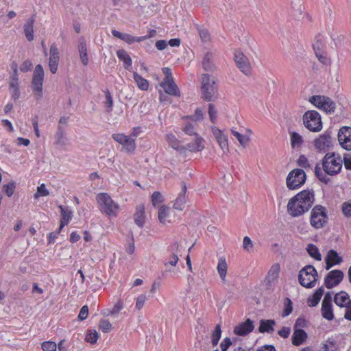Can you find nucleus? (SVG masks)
Wrapping results in <instances>:
<instances>
[{
  "label": "nucleus",
  "instance_id": "f257e3e1",
  "mask_svg": "<svg viewBox=\"0 0 351 351\" xmlns=\"http://www.w3.org/2000/svg\"><path fill=\"white\" fill-rule=\"evenodd\" d=\"M314 201L313 191L304 190L289 199L287 212L293 217H300L312 207Z\"/></svg>",
  "mask_w": 351,
  "mask_h": 351
},
{
  "label": "nucleus",
  "instance_id": "f03ea898",
  "mask_svg": "<svg viewBox=\"0 0 351 351\" xmlns=\"http://www.w3.org/2000/svg\"><path fill=\"white\" fill-rule=\"evenodd\" d=\"M343 160L339 156H335L334 153H327L322 159V169L325 173L322 171L319 165L315 167V174L316 177L322 182L327 183L328 179L326 173L330 176H334L340 172L342 168Z\"/></svg>",
  "mask_w": 351,
  "mask_h": 351
},
{
  "label": "nucleus",
  "instance_id": "7ed1b4c3",
  "mask_svg": "<svg viewBox=\"0 0 351 351\" xmlns=\"http://www.w3.org/2000/svg\"><path fill=\"white\" fill-rule=\"evenodd\" d=\"M96 199L99 209L101 213L105 214L109 217H116L118 215L120 206L108 193H99Z\"/></svg>",
  "mask_w": 351,
  "mask_h": 351
},
{
  "label": "nucleus",
  "instance_id": "20e7f679",
  "mask_svg": "<svg viewBox=\"0 0 351 351\" xmlns=\"http://www.w3.org/2000/svg\"><path fill=\"white\" fill-rule=\"evenodd\" d=\"M218 87L215 78L208 74H203L201 79V94L202 98L207 101H214L218 97Z\"/></svg>",
  "mask_w": 351,
  "mask_h": 351
},
{
  "label": "nucleus",
  "instance_id": "39448f33",
  "mask_svg": "<svg viewBox=\"0 0 351 351\" xmlns=\"http://www.w3.org/2000/svg\"><path fill=\"white\" fill-rule=\"evenodd\" d=\"M317 280L318 273L315 268L311 265H306L299 271L298 281L304 287H314Z\"/></svg>",
  "mask_w": 351,
  "mask_h": 351
},
{
  "label": "nucleus",
  "instance_id": "423d86ee",
  "mask_svg": "<svg viewBox=\"0 0 351 351\" xmlns=\"http://www.w3.org/2000/svg\"><path fill=\"white\" fill-rule=\"evenodd\" d=\"M309 102L316 108L324 111L326 114H331L335 112L336 104L328 97L324 95H313L309 99Z\"/></svg>",
  "mask_w": 351,
  "mask_h": 351
},
{
  "label": "nucleus",
  "instance_id": "0eeeda50",
  "mask_svg": "<svg viewBox=\"0 0 351 351\" xmlns=\"http://www.w3.org/2000/svg\"><path fill=\"white\" fill-rule=\"evenodd\" d=\"M305 127L310 131L317 132L322 129V122L319 113L315 110H308L303 115Z\"/></svg>",
  "mask_w": 351,
  "mask_h": 351
},
{
  "label": "nucleus",
  "instance_id": "6e6552de",
  "mask_svg": "<svg viewBox=\"0 0 351 351\" xmlns=\"http://www.w3.org/2000/svg\"><path fill=\"white\" fill-rule=\"evenodd\" d=\"M328 215L325 207L321 205L314 206L311 213L310 223L316 228L319 229L327 223Z\"/></svg>",
  "mask_w": 351,
  "mask_h": 351
},
{
  "label": "nucleus",
  "instance_id": "1a4fd4ad",
  "mask_svg": "<svg viewBox=\"0 0 351 351\" xmlns=\"http://www.w3.org/2000/svg\"><path fill=\"white\" fill-rule=\"evenodd\" d=\"M44 75L45 73L43 66L41 64H37L34 71L31 86L37 99L43 97Z\"/></svg>",
  "mask_w": 351,
  "mask_h": 351
},
{
  "label": "nucleus",
  "instance_id": "9d476101",
  "mask_svg": "<svg viewBox=\"0 0 351 351\" xmlns=\"http://www.w3.org/2000/svg\"><path fill=\"white\" fill-rule=\"evenodd\" d=\"M306 179V176L304 170L295 169L287 176V186L289 189H296L304 184Z\"/></svg>",
  "mask_w": 351,
  "mask_h": 351
},
{
  "label": "nucleus",
  "instance_id": "9b49d317",
  "mask_svg": "<svg viewBox=\"0 0 351 351\" xmlns=\"http://www.w3.org/2000/svg\"><path fill=\"white\" fill-rule=\"evenodd\" d=\"M334 142L335 138L332 137V131L328 130L314 140V145L318 150L326 152L332 146Z\"/></svg>",
  "mask_w": 351,
  "mask_h": 351
},
{
  "label": "nucleus",
  "instance_id": "f8f14e48",
  "mask_svg": "<svg viewBox=\"0 0 351 351\" xmlns=\"http://www.w3.org/2000/svg\"><path fill=\"white\" fill-rule=\"evenodd\" d=\"M234 61L237 67L245 75L251 74L252 66L247 57L241 51L237 50L234 52Z\"/></svg>",
  "mask_w": 351,
  "mask_h": 351
},
{
  "label": "nucleus",
  "instance_id": "ddd939ff",
  "mask_svg": "<svg viewBox=\"0 0 351 351\" xmlns=\"http://www.w3.org/2000/svg\"><path fill=\"white\" fill-rule=\"evenodd\" d=\"M344 274L342 271L335 269L327 274L324 278V285L328 289H332L338 285L343 279Z\"/></svg>",
  "mask_w": 351,
  "mask_h": 351
},
{
  "label": "nucleus",
  "instance_id": "4468645a",
  "mask_svg": "<svg viewBox=\"0 0 351 351\" xmlns=\"http://www.w3.org/2000/svg\"><path fill=\"white\" fill-rule=\"evenodd\" d=\"M112 138L123 145V149L128 153L133 152L136 149L135 139L123 134H114Z\"/></svg>",
  "mask_w": 351,
  "mask_h": 351
},
{
  "label": "nucleus",
  "instance_id": "2eb2a0df",
  "mask_svg": "<svg viewBox=\"0 0 351 351\" xmlns=\"http://www.w3.org/2000/svg\"><path fill=\"white\" fill-rule=\"evenodd\" d=\"M338 141L340 145L346 150H351V128L342 127L338 132Z\"/></svg>",
  "mask_w": 351,
  "mask_h": 351
},
{
  "label": "nucleus",
  "instance_id": "dca6fc26",
  "mask_svg": "<svg viewBox=\"0 0 351 351\" xmlns=\"http://www.w3.org/2000/svg\"><path fill=\"white\" fill-rule=\"evenodd\" d=\"M60 60L59 51L55 43L52 44L49 50V67L50 71L54 74L57 72Z\"/></svg>",
  "mask_w": 351,
  "mask_h": 351
},
{
  "label": "nucleus",
  "instance_id": "f3484780",
  "mask_svg": "<svg viewBox=\"0 0 351 351\" xmlns=\"http://www.w3.org/2000/svg\"><path fill=\"white\" fill-rule=\"evenodd\" d=\"M211 130L221 149L223 152H228L229 150L228 136L216 127H212Z\"/></svg>",
  "mask_w": 351,
  "mask_h": 351
},
{
  "label": "nucleus",
  "instance_id": "a211bd4d",
  "mask_svg": "<svg viewBox=\"0 0 351 351\" xmlns=\"http://www.w3.org/2000/svg\"><path fill=\"white\" fill-rule=\"evenodd\" d=\"M253 322L250 319L237 326L234 329V332L239 336H244L251 332L254 329Z\"/></svg>",
  "mask_w": 351,
  "mask_h": 351
},
{
  "label": "nucleus",
  "instance_id": "6ab92c4d",
  "mask_svg": "<svg viewBox=\"0 0 351 351\" xmlns=\"http://www.w3.org/2000/svg\"><path fill=\"white\" fill-rule=\"evenodd\" d=\"M160 86H162L165 92L173 96H180V90L175 84L173 79H170L169 80H163L160 83Z\"/></svg>",
  "mask_w": 351,
  "mask_h": 351
},
{
  "label": "nucleus",
  "instance_id": "aec40b11",
  "mask_svg": "<svg viewBox=\"0 0 351 351\" xmlns=\"http://www.w3.org/2000/svg\"><path fill=\"white\" fill-rule=\"evenodd\" d=\"M36 20V14L25 21L23 25L24 34L28 41H32L34 38V23Z\"/></svg>",
  "mask_w": 351,
  "mask_h": 351
},
{
  "label": "nucleus",
  "instance_id": "412c9836",
  "mask_svg": "<svg viewBox=\"0 0 351 351\" xmlns=\"http://www.w3.org/2000/svg\"><path fill=\"white\" fill-rule=\"evenodd\" d=\"M186 185L185 182L182 183V190L180 192L178 197L176 199V202L173 204V208L176 210H182L184 208V205L186 203V197L185 195L186 193Z\"/></svg>",
  "mask_w": 351,
  "mask_h": 351
},
{
  "label": "nucleus",
  "instance_id": "4be33fe9",
  "mask_svg": "<svg viewBox=\"0 0 351 351\" xmlns=\"http://www.w3.org/2000/svg\"><path fill=\"white\" fill-rule=\"evenodd\" d=\"M204 140L199 135L195 136L194 143L186 144V148L191 152H201L204 149Z\"/></svg>",
  "mask_w": 351,
  "mask_h": 351
},
{
  "label": "nucleus",
  "instance_id": "5701e85b",
  "mask_svg": "<svg viewBox=\"0 0 351 351\" xmlns=\"http://www.w3.org/2000/svg\"><path fill=\"white\" fill-rule=\"evenodd\" d=\"M307 337V333L303 329H294L292 343L296 346H300L306 340Z\"/></svg>",
  "mask_w": 351,
  "mask_h": 351
},
{
  "label": "nucleus",
  "instance_id": "b1692460",
  "mask_svg": "<svg viewBox=\"0 0 351 351\" xmlns=\"http://www.w3.org/2000/svg\"><path fill=\"white\" fill-rule=\"evenodd\" d=\"M78 50H79L80 60L82 61V63L84 66H86L88 63V54H87V47H86V42L84 38H83V37H81L79 39Z\"/></svg>",
  "mask_w": 351,
  "mask_h": 351
},
{
  "label": "nucleus",
  "instance_id": "393cba45",
  "mask_svg": "<svg viewBox=\"0 0 351 351\" xmlns=\"http://www.w3.org/2000/svg\"><path fill=\"white\" fill-rule=\"evenodd\" d=\"M166 139L169 145L171 146L173 149L177 150L181 154H183L186 152V147L182 145L180 141L178 140L173 134H167Z\"/></svg>",
  "mask_w": 351,
  "mask_h": 351
},
{
  "label": "nucleus",
  "instance_id": "a878e982",
  "mask_svg": "<svg viewBox=\"0 0 351 351\" xmlns=\"http://www.w3.org/2000/svg\"><path fill=\"white\" fill-rule=\"evenodd\" d=\"M334 302L340 307H346L350 304L351 300H350L348 294L342 291L335 295Z\"/></svg>",
  "mask_w": 351,
  "mask_h": 351
},
{
  "label": "nucleus",
  "instance_id": "bb28decb",
  "mask_svg": "<svg viewBox=\"0 0 351 351\" xmlns=\"http://www.w3.org/2000/svg\"><path fill=\"white\" fill-rule=\"evenodd\" d=\"M145 207L143 204L136 206V213L134 215L135 223L140 228H143L145 224Z\"/></svg>",
  "mask_w": 351,
  "mask_h": 351
},
{
  "label": "nucleus",
  "instance_id": "cd10ccee",
  "mask_svg": "<svg viewBox=\"0 0 351 351\" xmlns=\"http://www.w3.org/2000/svg\"><path fill=\"white\" fill-rule=\"evenodd\" d=\"M213 58V54L211 52H207L203 58L202 66L206 71L213 72L215 70Z\"/></svg>",
  "mask_w": 351,
  "mask_h": 351
},
{
  "label": "nucleus",
  "instance_id": "c85d7f7f",
  "mask_svg": "<svg viewBox=\"0 0 351 351\" xmlns=\"http://www.w3.org/2000/svg\"><path fill=\"white\" fill-rule=\"evenodd\" d=\"M55 144L60 147H64L69 144L68 139L65 136V132L60 126H58L55 135Z\"/></svg>",
  "mask_w": 351,
  "mask_h": 351
},
{
  "label": "nucleus",
  "instance_id": "c756f323",
  "mask_svg": "<svg viewBox=\"0 0 351 351\" xmlns=\"http://www.w3.org/2000/svg\"><path fill=\"white\" fill-rule=\"evenodd\" d=\"M324 293V287H321L317 289L314 294L307 299V304L308 306L313 307L317 306L319 304Z\"/></svg>",
  "mask_w": 351,
  "mask_h": 351
},
{
  "label": "nucleus",
  "instance_id": "7c9ffc66",
  "mask_svg": "<svg viewBox=\"0 0 351 351\" xmlns=\"http://www.w3.org/2000/svg\"><path fill=\"white\" fill-rule=\"evenodd\" d=\"M276 322L274 319H261L260 322L259 332L270 333L274 331Z\"/></svg>",
  "mask_w": 351,
  "mask_h": 351
},
{
  "label": "nucleus",
  "instance_id": "2f4dec72",
  "mask_svg": "<svg viewBox=\"0 0 351 351\" xmlns=\"http://www.w3.org/2000/svg\"><path fill=\"white\" fill-rule=\"evenodd\" d=\"M279 265H273L267 273V275L265 278V281H267L269 285H271L274 280H276L278 278L279 275Z\"/></svg>",
  "mask_w": 351,
  "mask_h": 351
},
{
  "label": "nucleus",
  "instance_id": "473e14b6",
  "mask_svg": "<svg viewBox=\"0 0 351 351\" xmlns=\"http://www.w3.org/2000/svg\"><path fill=\"white\" fill-rule=\"evenodd\" d=\"M59 208L60 209L62 215V220L59 228L60 230L64 226L67 225L69 221L71 219L72 213L67 208L63 206H60Z\"/></svg>",
  "mask_w": 351,
  "mask_h": 351
},
{
  "label": "nucleus",
  "instance_id": "72a5a7b5",
  "mask_svg": "<svg viewBox=\"0 0 351 351\" xmlns=\"http://www.w3.org/2000/svg\"><path fill=\"white\" fill-rule=\"evenodd\" d=\"M117 55L119 59L123 62L124 68L129 70L132 66V61L127 51L124 49H119L117 51Z\"/></svg>",
  "mask_w": 351,
  "mask_h": 351
},
{
  "label": "nucleus",
  "instance_id": "f704fd0d",
  "mask_svg": "<svg viewBox=\"0 0 351 351\" xmlns=\"http://www.w3.org/2000/svg\"><path fill=\"white\" fill-rule=\"evenodd\" d=\"M217 269L222 282H224L228 269V265L225 258L221 257L219 259Z\"/></svg>",
  "mask_w": 351,
  "mask_h": 351
},
{
  "label": "nucleus",
  "instance_id": "c9c22d12",
  "mask_svg": "<svg viewBox=\"0 0 351 351\" xmlns=\"http://www.w3.org/2000/svg\"><path fill=\"white\" fill-rule=\"evenodd\" d=\"M321 313L322 317L328 321H331L334 319L332 304H328L325 302L324 304H322Z\"/></svg>",
  "mask_w": 351,
  "mask_h": 351
},
{
  "label": "nucleus",
  "instance_id": "e433bc0d",
  "mask_svg": "<svg viewBox=\"0 0 351 351\" xmlns=\"http://www.w3.org/2000/svg\"><path fill=\"white\" fill-rule=\"evenodd\" d=\"M123 308V303L121 300H119L118 302L114 305L113 308L111 310H106L103 312V315L104 316L113 315L116 316L119 314L121 310Z\"/></svg>",
  "mask_w": 351,
  "mask_h": 351
},
{
  "label": "nucleus",
  "instance_id": "4c0bfd02",
  "mask_svg": "<svg viewBox=\"0 0 351 351\" xmlns=\"http://www.w3.org/2000/svg\"><path fill=\"white\" fill-rule=\"evenodd\" d=\"M134 80L135 82L137 84L138 87L143 90H147L149 88V82L147 80L142 77L140 75H138L136 72L134 73Z\"/></svg>",
  "mask_w": 351,
  "mask_h": 351
},
{
  "label": "nucleus",
  "instance_id": "58836bf2",
  "mask_svg": "<svg viewBox=\"0 0 351 351\" xmlns=\"http://www.w3.org/2000/svg\"><path fill=\"white\" fill-rule=\"evenodd\" d=\"M306 251L308 253L309 256L312 258H314L317 261L322 260V256L319 253V249L314 244H308L306 247Z\"/></svg>",
  "mask_w": 351,
  "mask_h": 351
},
{
  "label": "nucleus",
  "instance_id": "ea45409f",
  "mask_svg": "<svg viewBox=\"0 0 351 351\" xmlns=\"http://www.w3.org/2000/svg\"><path fill=\"white\" fill-rule=\"evenodd\" d=\"M326 258L327 260L332 262L334 265H339L343 261L342 258L339 256L338 253L333 250L328 251Z\"/></svg>",
  "mask_w": 351,
  "mask_h": 351
},
{
  "label": "nucleus",
  "instance_id": "a19ab883",
  "mask_svg": "<svg viewBox=\"0 0 351 351\" xmlns=\"http://www.w3.org/2000/svg\"><path fill=\"white\" fill-rule=\"evenodd\" d=\"M231 133L234 136H235L237 138V139L238 140V141L239 142L240 145L242 147H245L248 145V143L250 141V138L249 136L242 135L239 132H238L235 130H231Z\"/></svg>",
  "mask_w": 351,
  "mask_h": 351
},
{
  "label": "nucleus",
  "instance_id": "79ce46f5",
  "mask_svg": "<svg viewBox=\"0 0 351 351\" xmlns=\"http://www.w3.org/2000/svg\"><path fill=\"white\" fill-rule=\"evenodd\" d=\"M147 39V36L136 37L133 36L129 34H124L122 40L125 41L128 44H132L134 42H141Z\"/></svg>",
  "mask_w": 351,
  "mask_h": 351
},
{
  "label": "nucleus",
  "instance_id": "37998d69",
  "mask_svg": "<svg viewBox=\"0 0 351 351\" xmlns=\"http://www.w3.org/2000/svg\"><path fill=\"white\" fill-rule=\"evenodd\" d=\"M221 336V326L217 324L215 327V330L212 334V345L213 346H216L218 344L219 340L220 339Z\"/></svg>",
  "mask_w": 351,
  "mask_h": 351
},
{
  "label": "nucleus",
  "instance_id": "c03bdc74",
  "mask_svg": "<svg viewBox=\"0 0 351 351\" xmlns=\"http://www.w3.org/2000/svg\"><path fill=\"white\" fill-rule=\"evenodd\" d=\"M169 208L166 206H162L158 210V219L160 223H165L168 216Z\"/></svg>",
  "mask_w": 351,
  "mask_h": 351
},
{
  "label": "nucleus",
  "instance_id": "a18cd8bd",
  "mask_svg": "<svg viewBox=\"0 0 351 351\" xmlns=\"http://www.w3.org/2000/svg\"><path fill=\"white\" fill-rule=\"evenodd\" d=\"M16 182L14 181H12L8 184H4L3 186V191L5 193V194L8 197H11L16 189Z\"/></svg>",
  "mask_w": 351,
  "mask_h": 351
},
{
  "label": "nucleus",
  "instance_id": "49530a36",
  "mask_svg": "<svg viewBox=\"0 0 351 351\" xmlns=\"http://www.w3.org/2000/svg\"><path fill=\"white\" fill-rule=\"evenodd\" d=\"M291 145L293 147L300 146L303 142L302 137L295 132L291 133Z\"/></svg>",
  "mask_w": 351,
  "mask_h": 351
},
{
  "label": "nucleus",
  "instance_id": "de8ad7c7",
  "mask_svg": "<svg viewBox=\"0 0 351 351\" xmlns=\"http://www.w3.org/2000/svg\"><path fill=\"white\" fill-rule=\"evenodd\" d=\"M324 351H337L338 346L335 340L328 339L323 346Z\"/></svg>",
  "mask_w": 351,
  "mask_h": 351
},
{
  "label": "nucleus",
  "instance_id": "09e8293b",
  "mask_svg": "<svg viewBox=\"0 0 351 351\" xmlns=\"http://www.w3.org/2000/svg\"><path fill=\"white\" fill-rule=\"evenodd\" d=\"M99 338L98 333L96 330H90L89 332L86 335L85 340L91 344H94L97 342Z\"/></svg>",
  "mask_w": 351,
  "mask_h": 351
},
{
  "label": "nucleus",
  "instance_id": "8fccbe9b",
  "mask_svg": "<svg viewBox=\"0 0 351 351\" xmlns=\"http://www.w3.org/2000/svg\"><path fill=\"white\" fill-rule=\"evenodd\" d=\"M292 311H293L292 302L289 298H287L285 299V308L282 311V316L287 317V316L289 315L291 313Z\"/></svg>",
  "mask_w": 351,
  "mask_h": 351
},
{
  "label": "nucleus",
  "instance_id": "3c124183",
  "mask_svg": "<svg viewBox=\"0 0 351 351\" xmlns=\"http://www.w3.org/2000/svg\"><path fill=\"white\" fill-rule=\"evenodd\" d=\"M49 195L45 184H41L37 188V192L34 194V198L38 199L40 196H47Z\"/></svg>",
  "mask_w": 351,
  "mask_h": 351
},
{
  "label": "nucleus",
  "instance_id": "603ef678",
  "mask_svg": "<svg viewBox=\"0 0 351 351\" xmlns=\"http://www.w3.org/2000/svg\"><path fill=\"white\" fill-rule=\"evenodd\" d=\"M99 328L104 332H108L112 330V326L108 320L101 319L99 322Z\"/></svg>",
  "mask_w": 351,
  "mask_h": 351
},
{
  "label": "nucleus",
  "instance_id": "864d4df0",
  "mask_svg": "<svg viewBox=\"0 0 351 351\" xmlns=\"http://www.w3.org/2000/svg\"><path fill=\"white\" fill-rule=\"evenodd\" d=\"M178 260L179 257L178 256L170 254V256L165 260L164 265L165 267H168L169 265L175 267L178 263Z\"/></svg>",
  "mask_w": 351,
  "mask_h": 351
},
{
  "label": "nucleus",
  "instance_id": "5fc2aeb1",
  "mask_svg": "<svg viewBox=\"0 0 351 351\" xmlns=\"http://www.w3.org/2000/svg\"><path fill=\"white\" fill-rule=\"evenodd\" d=\"M167 251L171 254L179 256L180 253V245L178 241L171 243L167 248Z\"/></svg>",
  "mask_w": 351,
  "mask_h": 351
},
{
  "label": "nucleus",
  "instance_id": "6e6d98bb",
  "mask_svg": "<svg viewBox=\"0 0 351 351\" xmlns=\"http://www.w3.org/2000/svg\"><path fill=\"white\" fill-rule=\"evenodd\" d=\"M208 114L210 121L214 123L217 120V110L213 104H208Z\"/></svg>",
  "mask_w": 351,
  "mask_h": 351
},
{
  "label": "nucleus",
  "instance_id": "4d7b16f0",
  "mask_svg": "<svg viewBox=\"0 0 351 351\" xmlns=\"http://www.w3.org/2000/svg\"><path fill=\"white\" fill-rule=\"evenodd\" d=\"M42 349L43 351H56L57 345L53 341H45L42 343Z\"/></svg>",
  "mask_w": 351,
  "mask_h": 351
},
{
  "label": "nucleus",
  "instance_id": "13d9d810",
  "mask_svg": "<svg viewBox=\"0 0 351 351\" xmlns=\"http://www.w3.org/2000/svg\"><path fill=\"white\" fill-rule=\"evenodd\" d=\"M163 200H164L163 196L158 191L154 192L152 195V204L154 206L162 203L163 202Z\"/></svg>",
  "mask_w": 351,
  "mask_h": 351
},
{
  "label": "nucleus",
  "instance_id": "bf43d9fd",
  "mask_svg": "<svg viewBox=\"0 0 351 351\" xmlns=\"http://www.w3.org/2000/svg\"><path fill=\"white\" fill-rule=\"evenodd\" d=\"M183 132L190 136L198 135L195 132L194 125L192 123H188L182 128Z\"/></svg>",
  "mask_w": 351,
  "mask_h": 351
},
{
  "label": "nucleus",
  "instance_id": "052dcab7",
  "mask_svg": "<svg viewBox=\"0 0 351 351\" xmlns=\"http://www.w3.org/2000/svg\"><path fill=\"white\" fill-rule=\"evenodd\" d=\"M297 162H298V166L300 167H302L304 169H309L311 167L308 160L304 155L300 156L299 158L298 159Z\"/></svg>",
  "mask_w": 351,
  "mask_h": 351
},
{
  "label": "nucleus",
  "instance_id": "680f3d73",
  "mask_svg": "<svg viewBox=\"0 0 351 351\" xmlns=\"http://www.w3.org/2000/svg\"><path fill=\"white\" fill-rule=\"evenodd\" d=\"M197 30L199 32V35L204 42H207L210 39V34L206 29L202 28L201 27H197Z\"/></svg>",
  "mask_w": 351,
  "mask_h": 351
},
{
  "label": "nucleus",
  "instance_id": "e2e57ef3",
  "mask_svg": "<svg viewBox=\"0 0 351 351\" xmlns=\"http://www.w3.org/2000/svg\"><path fill=\"white\" fill-rule=\"evenodd\" d=\"M105 95H106V106L107 108V111L110 112L112 110V106H113L112 97L111 94L109 92V90H106L105 92Z\"/></svg>",
  "mask_w": 351,
  "mask_h": 351
},
{
  "label": "nucleus",
  "instance_id": "0e129e2a",
  "mask_svg": "<svg viewBox=\"0 0 351 351\" xmlns=\"http://www.w3.org/2000/svg\"><path fill=\"white\" fill-rule=\"evenodd\" d=\"M318 60L324 65H328L330 64V60L327 57L326 53L324 51L322 53L315 54Z\"/></svg>",
  "mask_w": 351,
  "mask_h": 351
},
{
  "label": "nucleus",
  "instance_id": "69168bd1",
  "mask_svg": "<svg viewBox=\"0 0 351 351\" xmlns=\"http://www.w3.org/2000/svg\"><path fill=\"white\" fill-rule=\"evenodd\" d=\"M342 212L346 217H351V201L342 204Z\"/></svg>",
  "mask_w": 351,
  "mask_h": 351
},
{
  "label": "nucleus",
  "instance_id": "338daca9",
  "mask_svg": "<svg viewBox=\"0 0 351 351\" xmlns=\"http://www.w3.org/2000/svg\"><path fill=\"white\" fill-rule=\"evenodd\" d=\"M243 247L245 250L250 252L253 247V243L250 238L245 236L243 241Z\"/></svg>",
  "mask_w": 351,
  "mask_h": 351
},
{
  "label": "nucleus",
  "instance_id": "774afa93",
  "mask_svg": "<svg viewBox=\"0 0 351 351\" xmlns=\"http://www.w3.org/2000/svg\"><path fill=\"white\" fill-rule=\"evenodd\" d=\"M306 326V321L304 317H298L294 324V329H302Z\"/></svg>",
  "mask_w": 351,
  "mask_h": 351
}]
</instances>
